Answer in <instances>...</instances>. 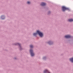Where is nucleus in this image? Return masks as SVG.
Masks as SVG:
<instances>
[{"mask_svg":"<svg viewBox=\"0 0 73 73\" xmlns=\"http://www.w3.org/2000/svg\"><path fill=\"white\" fill-rule=\"evenodd\" d=\"M37 33L39 35V36H40L41 37H42V36H43V34H42V33L41 32H40L39 31H37Z\"/></svg>","mask_w":73,"mask_h":73,"instance_id":"nucleus-1","label":"nucleus"},{"mask_svg":"<svg viewBox=\"0 0 73 73\" xmlns=\"http://www.w3.org/2000/svg\"><path fill=\"white\" fill-rule=\"evenodd\" d=\"M62 11H64H64H65L66 10H68V9H69L64 6L62 7Z\"/></svg>","mask_w":73,"mask_h":73,"instance_id":"nucleus-2","label":"nucleus"},{"mask_svg":"<svg viewBox=\"0 0 73 73\" xmlns=\"http://www.w3.org/2000/svg\"><path fill=\"white\" fill-rule=\"evenodd\" d=\"M30 52L31 56H34V55H35V54L33 52V50H30Z\"/></svg>","mask_w":73,"mask_h":73,"instance_id":"nucleus-3","label":"nucleus"},{"mask_svg":"<svg viewBox=\"0 0 73 73\" xmlns=\"http://www.w3.org/2000/svg\"><path fill=\"white\" fill-rule=\"evenodd\" d=\"M65 37L67 38H70L71 37V36L70 35H66L65 36Z\"/></svg>","mask_w":73,"mask_h":73,"instance_id":"nucleus-4","label":"nucleus"},{"mask_svg":"<svg viewBox=\"0 0 73 73\" xmlns=\"http://www.w3.org/2000/svg\"><path fill=\"white\" fill-rule=\"evenodd\" d=\"M40 5L42 6H44V5H46V3H42Z\"/></svg>","mask_w":73,"mask_h":73,"instance_id":"nucleus-5","label":"nucleus"},{"mask_svg":"<svg viewBox=\"0 0 73 73\" xmlns=\"http://www.w3.org/2000/svg\"><path fill=\"white\" fill-rule=\"evenodd\" d=\"M46 72H47L48 73H50L49 72V71H48L47 70H45L44 71V73H46Z\"/></svg>","mask_w":73,"mask_h":73,"instance_id":"nucleus-6","label":"nucleus"},{"mask_svg":"<svg viewBox=\"0 0 73 73\" xmlns=\"http://www.w3.org/2000/svg\"><path fill=\"white\" fill-rule=\"evenodd\" d=\"M1 19H2V20H3V19H5V18H4L5 17L3 16H1Z\"/></svg>","mask_w":73,"mask_h":73,"instance_id":"nucleus-7","label":"nucleus"},{"mask_svg":"<svg viewBox=\"0 0 73 73\" xmlns=\"http://www.w3.org/2000/svg\"><path fill=\"white\" fill-rule=\"evenodd\" d=\"M68 21H70V22L73 21V20L72 19H68Z\"/></svg>","mask_w":73,"mask_h":73,"instance_id":"nucleus-8","label":"nucleus"},{"mask_svg":"<svg viewBox=\"0 0 73 73\" xmlns=\"http://www.w3.org/2000/svg\"><path fill=\"white\" fill-rule=\"evenodd\" d=\"M37 35V33H34L33 34V35L34 36H36V35Z\"/></svg>","mask_w":73,"mask_h":73,"instance_id":"nucleus-9","label":"nucleus"},{"mask_svg":"<svg viewBox=\"0 0 73 73\" xmlns=\"http://www.w3.org/2000/svg\"><path fill=\"white\" fill-rule=\"evenodd\" d=\"M33 46L32 45H30V48H33Z\"/></svg>","mask_w":73,"mask_h":73,"instance_id":"nucleus-10","label":"nucleus"},{"mask_svg":"<svg viewBox=\"0 0 73 73\" xmlns=\"http://www.w3.org/2000/svg\"><path fill=\"white\" fill-rule=\"evenodd\" d=\"M48 43L49 44H50V45H51V42L50 41L49 42H48Z\"/></svg>","mask_w":73,"mask_h":73,"instance_id":"nucleus-11","label":"nucleus"},{"mask_svg":"<svg viewBox=\"0 0 73 73\" xmlns=\"http://www.w3.org/2000/svg\"><path fill=\"white\" fill-rule=\"evenodd\" d=\"M27 4H30V3H31V2H29V1H28V2H27Z\"/></svg>","mask_w":73,"mask_h":73,"instance_id":"nucleus-12","label":"nucleus"},{"mask_svg":"<svg viewBox=\"0 0 73 73\" xmlns=\"http://www.w3.org/2000/svg\"><path fill=\"white\" fill-rule=\"evenodd\" d=\"M18 44L20 46V48H21V47H20V44H19V43Z\"/></svg>","mask_w":73,"mask_h":73,"instance_id":"nucleus-13","label":"nucleus"},{"mask_svg":"<svg viewBox=\"0 0 73 73\" xmlns=\"http://www.w3.org/2000/svg\"><path fill=\"white\" fill-rule=\"evenodd\" d=\"M45 58V57H44L43 58L44 59V58Z\"/></svg>","mask_w":73,"mask_h":73,"instance_id":"nucleus-14","label":"nucleus"}]
</instances>
